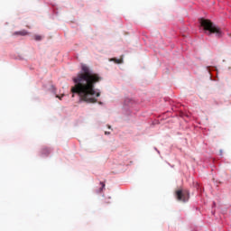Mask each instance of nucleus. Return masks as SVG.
Masks as SVG:
<instances>
[{
	"mask_svg": "<svg viewBox=\"0 0 231 231\" xmlns=\"http://www.w3.org/2000/svg\"><path fill=\"white\" fill-rule=\"evenodd\" d=\"M81 69L83 72L73 78L75 86L71 88L72 97H75L76 94L83 102L95 104L97 98L100 97V91L95 89V85L97 82H100L102 78L93 73L87 65H82Z\"/></svg>",
	"mask_w": 231,
	"mask_h": 231,
	"instance_id": "1",
	"label": "nucleus"
},
{
	"mask_svg": "<svg viewBox=\"0 0 231 231\" xmlns=\"http://www.w3.org/2000/svg\"><path fill=\"white\" fill-rule=\"evenodd\" d=\"M200 26L208 32V35H212V33H214L217 39H221V37H223V31H221V28L214 24L210 20L201 19Z\"/></svg>",
	"mask_w": 231,
	"mask_h": 231,
	"instance_id": "2",
	"label": "nucleus"
},
{
	"mask_svg": "<svg viewBox=\"0 0 231 231\" xmlns=\"http://www.w3.org/2000/svg\"><path fill=\"white\" fill-rule=\"evenodd\" d=\"M175 197L178 201H182L183 203H186V201H189L190 195L189 193V190L187 189H177L175 191Z\"/></svg>",
	"mask_w": 231,
	"mask_h": 231,
	"instance_id": "3",
	"label": "nucleus"
},
{
	"mask_svg": "<svg viewBox=\"0 0 231 231\" xmlns=\"http://www.w3.org/2000/svg\"><path fill=\"white\" fill-rule=\"evenodd\" d=\"M13 35H21L22 37H25V35H30V32H28L26 30H22L19 32H14Z\"/></svg>",
	"mask_w": 231,
	"mask_h": 231,
	"instance_id": "4",
	"label": "nucleus"
},
{
	"mask_svg": "<svg viewBox=\"0 0 231 231\" xmlns=\"http://www.w3.org/2000/svg\"><path fill=\"white\" fill-rule=\"evenodd\" d=\"M112 62H115V64H122V62H124V60L121 58V59H116V58H112L110 60Z\"/></svg>",
	"mask_w": 231,
	"mask_h": 231,
	"instance_id": "5",
	"label": "nucleus"
},
{
	"mask_svg": "<svg viewBox=\"0 0 231 231\" xmlns=\"http://www.w3.org/2000/svg\"><path fill=\"white\" fill-rule=\"evenodd\" d=\"M42 153L44 154L45 156H48V154H50V149L43 148Z\"/></svg>",
	"mask_w": 231,
	"mask_h": 231,
	"instance_id": "6",
	"label": "nucleus"
},
{
	"mask_svg": "<svg viewBox=\"0 0 231 231\" xmlns=\"http://www.w3.org/2000/svg\"><path fill=\"white\" fill-rule=\"evenodd\" d=\"M101 188L99 189V192H102V190H104V189L106 188V183L104 182H100Z\"/></svg>",
	"mask_w": 231,
	"mask_h": 231,
	"instance_id": "7",
	"label": "nucleus"
},
{
	"mask_svg": "<svg viewBox=\"0 0 231 231\" xmlns=\"http://www.w3.org/2000/svg\"><path fill=\"white\" fill-rule=\"evenodd\" d=\"M34 39H35V41H42V36H41V35H35V36H34Z\"/></svg>",
	"mask_w": 231,
	"mask_h": 231,
	"instance_id": "8",
	"label": "nucleus"
},
{
	"mask_svg": "<svg viewBox=\"0 0 231 231\" xmlns=\"http://www.w3.org/2000/svg\"><path fill=\"white\" fill-rule=\"evenodd\" d=\"M62 97H64V94H62L61 97L59 96V95H57V96H56V98H59L60 100H62Z\"/></svg>",
	"mask_w": 231,
	"mask_h": 231,
	"instance_id": "9",
	"label": "nucleus"
},
{
	"mask_svg": "<svg viewBox=\"0 0 231 231\" xmlns=\"http://www.w3.org/2000/svg\"><path fill=\"white\" fill-rule=\"evenodd\" d=\"M223 155V150H220V156Z\"/></svg>",
	"mask_w": 231,
	"mask_h": 231,
	"instance_id": "10",
	"label": "nucleus"
},
{
	"mask_svg": "<svg viewBox=\"0 0 231 231\" xmlns=\"http://www.w3.org/2000/svg\"><path fill=\"white\" fill-rule=\"evenodd\" d=\"M105 134H109V133L106 132Z\"/></svg>",
	"mask_w": 231,
	"mask_h": 231,
	"instance_id": "11",
	"label": "nucleus"
}]
</instances>
